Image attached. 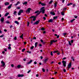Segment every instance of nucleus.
<instances>
[{
  "label": "nucleus",
  "mask_w": 79,
  "mask_h": 79,
  "mask_svg": "<svg viewBox=\"0 0 79 79\" xmlns=\"http://www.w3.org/2000/svg\"><path fill=\"white\" fill-rule=\"evenodd\" d=\"M44 7H42L41 8L40 10V12H42V13L44 14L45 13V9Z\"/></svg>",
  "instance_id": "f257e3e1"
},
{
  "label": "nucleus",
  "mask_w": 79,
  "mask_h": 79,
  "mask_svg": "<svg viewBox=\"0 0 79 79\" xmlns=\"http://www.w3.org/2000/svg\"><path fill=\"white\" fill-rule=\"evenodd\" d=\"M36 16H32L30 17L29 18H33V21H35L36 20Z\"/></svg>",
  "instance_id": "f03ea898"
},
{
  "label": "nucleus",
  "mask_w": 79,
  "mask_h": 79,
  "mask_svg": "<svg viewBox=\"0 0 79 79\" xmlns=\"http://www.w3.org/2000/svg\"><path fill=\"white\" fill-rule=\"evenodd\" d=\"M40 13H41V12H40V11H39V10H37V11H36L35 12V14L37 13V14L36 15V16H38V15H39V14H40Z\"/></svg>",
  "instance_id": "7ed1b4c3"
},
{
  "label": "nucleus",
  "mask_w": 79,
  "mask_h": 79,
  "mask_svg": "<svg viewBox=\"0 0 79 79\" xmlns=\"http://www.w3.org/2000/svg\"><path fill=\"white\" fill-rule=\"evenodd\" d=\"M23 11H24V10H20L18 13V15H21V13H23Z\"/></svg>",
  "instance_id": "20e7f679"
},
{
  "label": "nucleus",
  "mask_w": 79,
  "mask_h": 79,
  "mask_svg": "<svg viewBox=\"0 0 79 79\" xmlns=\"http://www.w3.org/2000/svg\"><path fill=\"white\" fill-rule=\"evenodd\" d=\"M39 22H40V20H38L36 21V22H35L33 23V25H35L36 24V25H37V24H39Z\"/></svg>",
  "instance_id": "39448f33"
},
{
  "label": "nucleus",
  "mask_w": 79,
  "mask_h": 79,
  "mask_svg": "<svg viewBox=\"0 0 79 79\" xmlns=\"http://www.w3.org/2000/svg\"><path fill=\"white\" fill-rule=\"evenodd\" d=\"M62 63H63V65H64V67H65V66H66V61H65L64 60H63Z\"/></svg>",
  "instance_id": "423d86ee"
},
{
  "label": "nucleus",
  "mask_w": 79,
  "mask_h": 79,
  "mask_svg": "<svg viewBox=\"0 0 79 79\" xmlns=\"http://www.w3.org/2000/svg\"><path fill=\"white\" fill-rule=\"evenodd\" d=\"M31 10V8H28V9L26 11V13H30Z\"/></svg>",
  "instance_id": "0eeeda50"
},
{
  "label": "nucleus",
  "mask_w": 79,
  "mask_h": 79,
  "mask_svg": "<svg viewBox=\"0 0 79 79\" xmlns=\"http://www.w3.org/2000/svg\"><path fill=\"white\" fill-rule=\"evenodd\" d=\"M18 77H23V76H24V75L19 74L18 75Z\"/></svg>",
  "instance_id": "6e6552de"
},
{
  "label": "nucleus",
  "mask_w": 79,
  "mask_h": 79,
  "mask_svg": "<svg viewBox=\"0 0 79 79\" xmlns=\"http://www.w3.org/2000/svg\"><path fill=\"white\" fill-rule=\"evenodd\" d=\"M71 63L70 62V63L68 65V68H69H69H71Z\"/></svg>",
  "instance_id": "1a4fd4ad"
},
{
  "label": "nucleus",
  "mask_w": 79,
  "mask_h": 79,
  "mask_svg": "<svg viewBox=\"0 0 79 79\" xmlns=\"http://www.w3.org/2000/svg\"><path fill=\"white\" fill-rule=\"evenodd\" d=\"M1 63L2 64V66H5V62H3V61H1Z\"/></svg>",
  "instance_id": "9d476101"
},
{
  "label": "nucleus",
  "mask_w": 79,
  "mask_h": 79,
  "mask_svg": "<svg viewBox=\"0 0 79 79\" xmlns=\"http://www.w3.org/2000/svg\"><path fill=\"white\" fill-rule=\"evenodd\" d=\"M1 21L2 23H3V21H4V18L2 17L1 19Z\"/></svg>",
  "instance_id": "9b49d317"
},
{
  "label": "nucleus",
  "mask_w": 79,
  "mask_h": 79,
  "mask_svg": "<svg viewBox=\"0 0 79 79\" xmlns=\"http://www.w3.org/2000/svg\"><path fill=\"white\" fill-rule=\"evenodd\" d=\"M53 21V19H50L48 20V23H52Z\"/></svg>",
  "instance_id": "f8f14e48"
},
{
  "label": "nucleus",
  "mask_w": 79,
  "mask_h": 79,
  "mask_svg": "<svg viewBox=\"0 0 79 79\" xmlns=\"http://www.w3.org/2000/svg\"><path fill=\"white\" fill-rule=\"evenodd\" d=\"M51 15H55V14L53 12H51L50 13Z\"/></svg>",
  "instance_id": "ddd939ff"
},
{
  "label": "nucleus",
  "mask_w": 79,
  "mask_h": 79,
  "mask_svg": "<svg viewBox=\"0 0 79 79\" xmlns=\"http://www.w3.org/2000/svg\"><path fill=\"white\" fill-rule=\"evenodd\" d=\"M37 44H38V42H36L35 44V48H36V47H37Z\"/></svg>",
  "instance_id": "4468645a"
},
{
  "label": "nucleus",
  "mask_w": 79,
  "mask_h": 79,
  "mask_svg": "<svg viewBox=\"0 0 79 79\" xmlns=\"http://www.w3.org/2000/svg\"><path fill=\"white\" fill-rule=\"evenodd\" d=\"M19 3H20V2L18 1L17 3L15 5V6H16L17 5H18V4H19Z\"/></svg>",
  "instance_id": "2eb2a0df"
},
{
  "label": "nucleus",
  "mask_w": 79,
  "mask_h": 79,
  "mask_svg": "<svg viewBox=\"0 0 79 79\" xmlns=\"http://www.w3.org/2000/svg\"><path fill=\"white\" fill-rule=\"evenodd\" d=\"M10 3L8 2H6L5 3V5H6V6L7 5H8Z\"/></svg>",
  "instance_id": "dca6fc26"
},
{
  "label": "nucleus",
  "mask_w": 79,
  "mask_h": 79,
  "mask_svg": "<svg viewBox=\"0 0 79 79\" xmlns=\"http://www.w3.org/2000/svg\"><path fill=\"white\" fill-rule=\"evenodd\" d=\"M32 62V60H30L29 62H28L27 63V64H31V63Z\"/></svg>",
  "instance_id": "f3484780"
},
{
  "label": "nucleus",
  "mask_w": 79,
  "mask_h": 79,
  "mask_svg": "<svg viewBox=\"0 0 79 79\" xmlns=\"http://www.w3.org/2000/svg\"><path fill=\"white\" fill-rule=\"evenodd\" d=\"M58 52H59V51H54L53 52V53H58Z\"/></svg>",
  "instance_id": "a211bd4d"
},
{
  "label": "nucleus",
  "mask_w": 79,
  "mask_h": 79,
  "mask_svg": "<svg viewBox=\"0 0 79 79\" xmlns=\"http://www.w3.org/2000/svg\"><path fill=\"white\" fill-rule=\"evenodd\" d=\"M48 60L47 59H46L44 60V63H47V61Z\"/></svg>",
  "instance_id": "6ab92c4d"
},
{
  "label": "nucleus",
  "mask_w": 79,
  "mask_h": 79,
  "mask_svg": "<svg viewBox=\"0 0 79 79\" xmlns=\"http://www.w3.org/2000/svg\"><path fill=\"white\" fill-rule=\"evenodd\" d=\"M8 15H9V13L7 12L6 13L5 15V16H7Z\"/></svg>",
  "instance_id": "aec40b11"
},
{
  "label": "nucleus",
  "mask_w": 79,
  "mask_h": 79,
  "mask_svg": "<svg viewBox=\"0 0 79 79\" xmlns=\"http://www.w3.org/2000/svg\"><path fill=\"white\" fill-rule=\"evenodd\" d=\"M57 4H58V3H57V2H56L54 4V6L55 7H56V5H57Z\"/></svg>",
  "instance_id": "412c9836"
},
{
  "label": "nucleus",
  "mask_w": 79,
  "mask_h": 79,
  "mask_svg": "<svg viewBox=\"0 0 79 79\" xmlns=\"http://www.w3.org/2000/svg\"><path fill=\"white\" fill-rule=\"evenodd\" d=\"M58 18V16H56V17H53V20H54L55 19H57Z\"/></svg>",
  "instance_id": "4be33fe9"
},
{
  "label": "nucleus",
  "mask_w": 79,
  "mask_h": 79,
  "mask_svg": "<svg viewBox=\"0 0 79 79\" xmlns=\"http://www.w3.org/2000/svg\"><path fill=\"white\" fill-rule=\"evenodd\" d=\"M20 37L22 39H23V34H22V35L20 36Z\"/></svg>",
  "instance_id": "5701e85b"
},
{
  "label": "nucleus",
  "mask_w": 79,
  "mask_h": 79,
  "mask_svg": "<svg viewBox=\"0 0 79 79\" xmlns=\"http://www.w3.org/2000/svg\"><path fill=\"white\" fill-rule=\"evenodd\" d=\"M11 5H10V6H9L8 7V9H10V8H11Z\"/></svg>",
  "instance_id": "b1692460"
},
{
  "label": "nucleus",
  "mask_w": 79,
  "mask_h": 79,
  "mask_svg": "<svg viewBox=\"0 0 79 79\" xmlns=\"http://www.w3.org/2000/svg\"><path fill=\"white\" fill-rule=\"evenodd\" d=\"M15 23H16V24H19V22H18L17 21H15Z\"/></svg>",
  "instance_id": "393cba45"
},
{
  "label": "nucleus",
  "mask_w": 79,
  "mask_h": 79,
  "mask_svg": "<svg viewBox=\"0 0 79 79\" xmlns=\"http://www.w3.org/2000/svg\"><path fill=\"white\" fill-rule=\"evenodd\" d=\"M17 68H18L19 69L21 68V65H19L17 66Z\"/></svg>",
  "instance_id": "a878e982"
},
{
  "label": "nucleus",
  "mask_w": 79,
  "mask_h": 79,
  "mask_svg": "<svg viewBox=\"0 0 79 79\" xmlns=\"http://www.w3.org/2000/svg\"><path fill=\"white\" fill-rule=\"evenodd\" d=\"M75 20V19H74L72 20H70L71 23H73V21H74Z\"/></svg>",
  "instance_id": "bb28decb"
},
{
  "label": "nucleus",
  "mask_w": 79,
  "mask_h": 79,
  "mask_svg": "<svg viewBox=\"0 0 79 79\" xmlns=\"http://www.w3.org/2000/svg\"><path fill=\"white\" fill-rule=\"evenodd\" d=\"M23 4V5H26V4H27V2H25Z\"/></svg>",
  "instance_id": "cd10ccee"
},
{
  "label": "nucleus",
  "mask_w": 79,
  "mask_h": 79,
  "mask_svg": "<svg viewBox=\"0 0 79 79\" xmlns=\"http://www.w3.org/2000/svg\"><path fill=\"white\" fill-rule=\"evenodd\" d=\"M16 11H15L14 12V15H16Z\"/></svg>",
  "instance_id": "c85d7f7f"
},
{
  "label": "nucleus",
  "mask_w": 79,
  "mask_h": 79,
  "mask_svg": "<svg viewBox=\"0 0 79 79\" xmlns=\"http://www.w3.org/2000/svg\"><path fill=\"white\" fill-rule=\"evenodd\" d=\"M53 2V1H50V2L49 3V4H51Z\"/></svg>",
  "instance_id": "c756f323"
},
{
  "label": "nucleus",
  "mask_w": 79,
  "mask_h": 79,
  "mask_svg": "<svg viewBox=\"0 0 79 79\" xmlns=\"http://www.w3.org/2000/svg\"><path fill=\"white\" fill-rule=\"evenodd\" d=\"M41 5L42 6H45L46 5L45 4L42 3V4H41Z\"/></svg>",
  "instance_id": "7c9ffc66"
},
{
  "label": "nucleus",
  "mask_w": 79,
  "mask_h": 79,
  "mask_svg": "<svg viewBox=\"0 0 79 79\" xmlns=\"http://www.w3.org/2000/svg\"><path fill=\"white\" fill-rule=\"evenodd\" d=\"M61 14L62 15H63V16H64V13L63 12H61Z\"/></svg>",
  "instance_id": "2f4dec72"
},
{
  "label": "nucleus",
  "mask_w": 79,
  "mask_h": 79,
  "mask_svg": "<svg viewBox=\"0 0 79 79\" xmlns=\"http://www.w3.org/2000/svg\"><path fill=\"white\" fill-rule=\"evenodd\" d=\"M25 50L26 49H23L22 51V52H24V51H25Z\"/></svg>",
  "instance_id": "473e14b6"
},
{
  "label": "nucleus",
  "mask_w": 79,
  "mask_h": 79,
  "mask_svg": "<svg viewBox=\"0 0 79 79\" xmlns=\"http://www.w3.org/2000/svg\"><path fill=\"white\" fill-rule=\"evenodd\" d=\"M34 48V46H33L32 47H31V50H32V49H33Z\"/></svg>",
  "instance_id": "72a5a7b5"
},
{
  "label": "nucleus",
  "mask_w": 79,
  "mask_h": 79,
  "mask_svg": "<svg viewBox=\"0 0 79 79\" xmlns=\"http://www.w3.org/2000/svg\"><path fill=\"white\" fill-rule=\"evenodd\" d=\"M52 42H57V40H56V41H55L54 40L52 41Z\"/></svg>",
  "instance_id": "f704fd0d"
},
{
  "label": "nucleus",
  "mask_w": 79,
  "mask_h": 79,
  "mask_svg": "<svg viewBox=\"0 0 79 79\" xmlns=\"http://www.w3.org/2000/svg\"><path fill=\"white\" fill-rule=\"evenodd\" d=\"M6 24H10V22L8 21H6Z\"/></svg>",
  "instance_id": "c9c22d12"
},
{
  "label": "nucleus",
  "mask_w": 79,
  "mask_h": 79,
  "mask_svg": "<svg viewBox=\"0 0 79 79\" xmlns=\"http://www.w3.org/2000/svg\"><path fill=\"white\" fill-rule=\"evenodd\" d=\"M45 30V29L44 28H42L41 29V31H44Z\"/></svg>",
  "instance_id": "e433bc0d"
},
{
  "label": "nucleus",
  "mask_w": 79,
  "mask_h": 79,
  "mask_svg": "<svg viewBox=\"0 0 79 79\" xmlns=\"http://www.w3.org/2000/svg\"><path fill=\"white\" fill-rule=\"evenodd\" d=\"M69 44L70 45H72L71 44V42L69 41Z\"/></svg>",
  "instance_id": "4c0bfd02"
},
{
  "label": "nucleus",
  "mask_w": 79,
  "mask_h": 79,
  "mask_svg": "<svg viewBox=\"0 0 79 79\" xmlns=\"http://www.w3.org/2000/svg\"><path fill=\"white\" fill-rule=\"evenodd\" d=\"M8 49H9V50H11V47H9L8 48Z\"/></svg>",
  "instance_id": "58836bf2"
},
{
  "label": "nucleus",
  "mask_w": 79,
  "mask_h": 79,
  "mask_svg": "<svg viewBox=\"0 0 79 79\" xmlns=\"http://www.w3.org/2000/svg\"><path fill=\"white\" fill-rule=\"evenodd\" d=\"M42 71L44 72H45V69H44V68L42 69Z\"/></svg>",
  "instance_id": "ea45409f"
},
{
  "label": "nucleus",
  "mask_w": 79,
  "mask_h": 79,
  "mask_svg": "<svg viewBox=\"0 0 79 79\" xmlns=\"http://www.w3.org/2000/svg\"><path fill=\"white\" fill-rule=\"evenodd\" d=\"M17 39V38L16 37V36H15L14 38V40H16Z\"/></svg>",
  "instance_id": "a19ab883"
},
{
  "label": "nucleus",
  "mask_w": 79,
  "mask_h": 79,
  "mask_svg": "<svg viewBox=\"0 0 79 79\" xmlns=\"http://www.w3.org/2000/svg\"><path fill=\"white\" fill-rule=\"evenodd\" d=\"M51 55L52 56H53V52H51Z\"/></svg>",
  "instance_id": "79ce46f5"
},
{
  "label": "nucleus",
  "mask_w": 79,
  "mask_h": 79,
  "mask_svg": "<svg viewBox=\"0 0 79 79\" xmlns=\"http://www.w3.org/2000/svg\"><path fill=\"white\" fill-rule=\"evenodd\" d=\"M10 28L11 29L13 27V25H10Z\"/></svg>",
  "instance_id": "37998d69"
},
{
  "label": "nucleus",
  "mask_w": 79,
  "mask_h": 79,
  "mask_svg": "<svg viewBox=\"0 0 79 79\" xmlns=\"http://www.w3.org/2000/svg\"><path fill=\"white\" fill-rule=\"evenodd\" d=\"M11 67H12V68L14 67V65H13V64H11Z\"/></svg>",
  "instance_id": "c03bdc74"
},
{
  "label": "nucleus",
  "mask_w": 79,
  "mask_h": 79,
  "mask_svg": "<svg viewBox=\"0 0 79 79\" xmlns=\"http://www.w3.org/2000/svg\"><path fill=\"white\" fill-rule=\"evenodd\" d=\"M53 42H52V41H51V44H50V45H51L52 44H53Z\"/></svg>",
  "instance_id": "a18cd8bd"
},
{
  "label": "nucleus",
  "mask_w": 79,
  "mask_h": 79,
  "mask_svg": "<svg viewBox=\"0 0 79 79\" xmlns=\"http://www.w3.org/2000/svg\"><path fill=\"white\" fill-rule=\"evenodd\" d=\"M40 42H41L42 43H43V42H44V41L42 40H40Z\"/></svg>",
  "instance_id": "49530a36"
},
{
  "label": "nucleus",
  "mask_w": 79,
  "mask_h": 79,
  "mask_svg": "<svg viewBox=\"0 0 79 79\" xmlns=\"http://www.w3.org/2000/svg\"><path fill=\"white\" fill-rule=\"evenodd\" d=\"M66 33H65L63 34V35H64H64H66Z\"/></svg>",
  "instance_id": "de8ad7c7"
},
{
  "label": "nucleus",
  "mask_w": 79,
  "mask_h": 79,
  "mask_svg": "<svg viewBox=\"0 0 79 79\" xmlns=\"http://www.w3.org/2000/svg\"><path fill=\"white\" fill-rule=\"evenodd\" d=\"M73 42H74V41H73V40H71V43L72 44H73Z\"/></svg>",
  "instance_id": "09e8293b"
},
{
  "label": "nucleus",
  "mask_w": 79,
  "mask_h": 79,
  "mask_svg": "<svg viewBox=\"0 0 79 79\" xmlns=\"http://www.w3.org/2000/svg\"><path fill=\"white\" fill-rule=\"evenodd\" d=\"M29 22H27V26H29Z\"/></svg>",
  "instance_id": "8fccbe9b"
},
{
  "label": "nucleus",
  "mask_w": 79,
  "mask_h": 79,
  "mask_svg": "<svg viewBox=\"0 0 79 79\" xmlns=\"http://www.w3.org/2000/svg\"><path fill=\"white\" fill-rule=\"evenodd\" d=\"M66 57H64V58H63L62 60H66Z\"/></svg>",
  "instance_id": "3c124183"
},
{
  "label": "nucleus",
  "mask_w": 79,
  "mask_h": 79,
  "mask_svg": "<svg viewBox=\"0 0 79 79\" xmlns=\"http://www.w3.org/2000/svg\"><path fill=\"white\" fill-rule=\"evenodd\" d=\"M30 72H31V70H29V71L27 72V73H30Z\"/></svg>",
  "instance_id": "603ef678"
},
{
  "label": "nucleus",
  "mask_w": 79,
  "mask_h": 79,
  "mask_svg": "<svg viewBox=\"0 0 79 79\" xmlns=\"http://www.w3.org/2000/svg\"><path fill=\"white\" fill-rule=\"evenodd\" d=\"M27 52L29 53H31V51H27Z\"/></svg>",
  "instance_id": "864d4df0"
},
{
  "label": "nucleus",
  "mask_w": 79,
  "mask_h": 79,
  "mask_svg": "<svg viewBox=\"0 0 79 79\" xmlns=\"http://www.w3.org/2000/svg\"><path fill=\"white\" fill-rule=\"evenodd\" d=\"M72 59L73 61H74V58L73 57H72Z\"/></svg>",
  "instance_id": "5fc2aeb1"
},
{
  "label": "nucleus",
  "mask_w": 79,
  "mask_h": 79,
  "mask_svg": "<svg viewBox=\"0 0 79 79\" xmlns=\"http://www.w3.org/2000/svg\"><path fill=\"white\" fill-rule=\"evenodd\" d=\"M4 51H5V52H6V51H7V49L6 48L4 49Z\"/></svg>",
  "instance_id": "6e6d98bb"
},
{
  "label": "nucleus",
  "mask_w": 79,
  "mask_h": 79,
  "mask_svg": "<svg viewBox=\"0 0 79 79\" xmlns=\"http://www.w3.org/2000/svg\"><path fill=\"white\" fill-rule=\"evenodd\" d=\"M34 64H37V62H36V61L34 62Z\"/></svg>",
  "instance_id": "4d7b16f0"
},
{
  "label": "nucleus",
  "mask_w": 79,
  "mask_h": 79,
  "mask_svg": "<svg viewBox=\"0 0 79 79\" xmlns=\"http://www.w3.org/2000/svg\"><path fill=\"white\" fill-rule=\"evenodd\" d=\"M4 31H5V32H7V30H6V29H4Z\"/></svg>",
  "instance_id": "13d9d810"
},
{
  "label": "nucleus",
  "mask_w": 79,
  "mask_h": 79,
  "mask_svg": "<svg viewBox=\"0 0 79 79\" xmlns=\"http://www.w3.org/2000/svg\"><path fill=\"white\" fill-rule=\"evenodd\" d=\"M59 37H60V36L59 35L57 36V38H59Z\"/></svg>",
  "instance_id": "bf43d9fd"
},
{
  "label": "nucleus",
  "mask_w": 79,
  "mask_h": 79,
  "mask_svg": "<svg viewBox=\"0 0 79 79\" xmlns=\"http://www.w3.org/2000/svg\"><path fill=\"white\" fill-rule=\"evenodd\" d=\"M43 19H44V20H45V19H46V18L45 17H44Z\"/></svg>",
  "instance_id": "052dcab7"
},
{
  "label": "nucleus",
  "mask_w": 79,
  "mask_h": 79,
  "mask_svg": "<svg viewBox=\"0 0 79 79\" xmlns=\"http://www.w3.org/2000/svg\"><path fill=\"white\" fill-rule=\"evenodd\" d=\"M17 9H18L19 10V9H20V7H18L17 8Z\"/></svg>",
  "instance_id": "680f3d73"
},
{
  "label": "nucleus",
  "mask_w": 79,
  "mask_h": 79,
  "mask_svg": "<svg viewBox=\"0 0 79 79\" xmlns=\"http://www.w3.org/2000/svg\"><path fill=\"white\" fill-rule=\"evenodd\" d=\"M3 37V35H1L0 36V37Z\"/></svg>",
  "instance_id": "e2e57ef3"
},
{
  "label": "nucleus",
  "mask_w": 79,
  "mask_h": 79,
  "mask_svg": "<svg viewBox=\"0 0 79 79\" xmlns=\"http://www.w3.org/2000/svg\"><path fill=\"white\" fill-rule=\"evenodd\" d=\"M33 39H34L35 40L36 39V37H34Z\"/></svg>",
  "instance_id": "0e129e2a"
},
{
  "label": "nucleus",
  "mask_w": 79,
  "mask_h": 79,
  "mask_svg": "<svg viewBox=\"0 0 79 79\" xmlns=\"http://www.w3.org/2000/svg\"><path fill=\"white\" fill-rule=\"evenodd\" d=\"M66 69H64V72L65 73V72H66Z\"/></svg>",
  "instance_id": "69168bd1"
},
{
  "label": "nucleus",
  "mask_w": 79,
  "mask_h": 79,
  "mask_svg": "<svg viewBox=\"0 0 79 79\" xmlns=\"http://www.w3.org/2000/svg\"><path fill=\"white\" fill-rule=\"evenodd\" d=\"M40 59L42 60V59H43V57L42 56H40Z\"/></svg>",
  "instance_id": "338daca9"
},
{
  "label": "nucleus",
  "mask_w": 79,
  "mask_h": 79,
  "mask_svg": "<svg viewBox=\"0 0 79 79\" xmlns=\"http://www.w3.org/2000/svg\"><path fill=\"white\" fill-rule=\"evenodd\" d=\"M75 6V4H73V7H74V6Z\"/></svg>",
  "instance_id": "774afa93"
}]
</instances>
